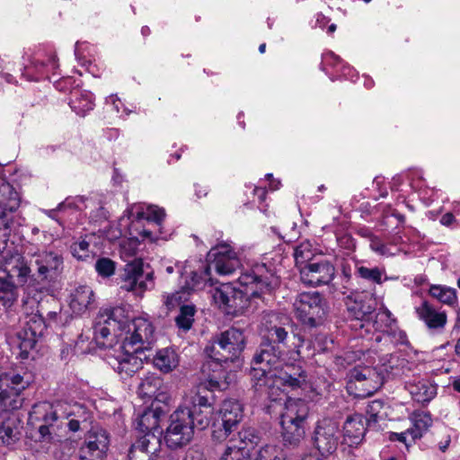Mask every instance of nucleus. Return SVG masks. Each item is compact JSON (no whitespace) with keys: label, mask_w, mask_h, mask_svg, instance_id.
Returning a JSON list of instances; mask_svg holds the SVG:
<instances>
[{"label":"nucleus","mask_w":460,"mask_h":460,"mask_svg":"<svg viewBox=\"0 0 460 460\" xmlns=\"http://www.w3.org/2000/svg\"><path fill=\"white\" fill-rule=\"evenodd\" d=\"M164 210L154 205L134 204L119 217V225L128 227L129 237L119 243L120 258L128 261L136 256L140 241L155 242L165 239L163 231Z\"/></svg>","instance_id":"nucleus-1"},{"label":"nucleus","mask_w":460,"mask_h":460,"mask_svg":"<svg viewBox=\"0 0 460 460\" xmlns=\"http://www.w3.org/2000/svg\"><path fill=\"white\" fill-rule=\"evenodd\" d=\"M279 319L277 314L268 316L263 325L271 341L261 344L252 361L251 379L252 386L260 394L265 390L267 384H272L271 378L280 367L281 360H284V352L279 344L285 345L288 332L277 323Z\"/></svg>","instance_id":"nucleus-2"},{"label":"nucleus","mask_w":460,"mask_h":460,"mask_svg":"<svg viewBox=\"0 0 460 460\" xmlns=\"http://www.w3.org/2000/svg\"><path fill=\"white\" fill-rule=\"evenodd\" d=\"M85 413L84 409L79 404L70 405L65 402H57L53 404L48 402L36 403L29 415L31 423L41 422L38 428L37 441L40 447L53 455L56 449L63 443V420L71 416H78Z\"/></svg>","instance_id":"nucleus-3"},{"label":"nucleus","mask_w":460,"mask_h":460,"mask_svg":"<svg viewBox=\"0 0 460 460\" xmlns=\"http://www.w3.org/2000/svg\"><path fill=\"white\" fill-rule=\"evenodd\" d=\"M0 305L11 306L18 297V288L32 280L30 266L14 241L4 237L0 240Z\"/></svg>","instance_id":"nucleus-4"},{"label":"nucleus","mask_w":460,"mask_h":460,"mask_svg":"<svg viewBox=\"0 0 460 460\" xmlns=\"http://www.w3.org/2000/svg\"><path fill=\"white\" fill-rule=\"evenodd\" d=\"M242 288H235L231 300L229 314H239L250 305V300L261 297L263 293H270L279 286V277L275 270L268 268L265 263L256 264L250 271L242 273L238 278Z\"/></svg>","instance_id":"nucleus-5"},{"label":"nucleus","mask_w":460,"mask_h":460,"mask_svg":"<svg viewBox=\"0 0 460 460\" xmlns=\"http://www.w3.org/2000/svg\"><path fill=\"white\" fill-rule=\"evenodd\" d=\"M309 415L307 403L301 399L288 398L280 414L281 435L285 444L296 447L305 438Z\"/></svg>","instance_id":"nucleus-6"},{"label":"nucleus","mask_w":460,"mask_h":460,"mask_svg":"<svg viewBox=\"0 0 460 460\" xmlns=\"http://www.w3.org/2000/svg\"><path fill=\"white\" fill-rule=\"evenodd\" d=\"M127 316L122 307L101 310L93 323V339L99 347L108 348L117 340L122 342Z\"/></svg>","instance_id":"nucleus-7"},{"label":"nucleus","mask_w":460,"mask_h":460,"mask_svg":"<svg viewBox=\"0 0 460 460\" xmlns=\"http://www.w3.org/2000/svg\"><path fill=\"white\" fill-rule=\"evenodd\" d=\"M198 261L202 262L204 266L199 267V264H194V268H192V270L198 271V277L202 275L206 279L204 286H206L207 282H210V286L213 285V282L209 278L211 267H214L215 270L219 275H230L241 266V262L236 252L227 243H220L210 249L208 253V264L201 260Z\"/></svg>","instance_id":"nucleus-8"},{"label":"nucleus","mask_w":460,"mask_h":460,"mask_svg":"<svg viewBox=\"0 0 460 460\" xmlns=\"http://www.w3.org/2000/svg\"><path fill=\"white\" fill-rule=\"evenodd\" d=\"M245 347L243 332L236 328H230L217 335L205 349L208 358L224 360V363L239 360Z\"/></svg>","instance_id":"nucleus-9"},{"label":"nucleus","mask_w":460,"mask_h":460,"mask_svg":"<svg viewBox=\"0 0 460 460\" xmlns=\"http://www.w3.org/2000/svg\"><path fill=\"white\" fill-rule=\"evenodd\" d=\"M30 384L31 376L27 373L0 374V415L22 407L23 400L21 394Z\"/></svg>","instance_id":"nucleus-10"},{"label":"nucleus","mask_w":460,"mask_h":460,"mask_svg":"<svg viewBox=\"0 0 460 460\" xmlns=\"http://www.w3.org/2000/svg\"><path fill=\"white\" fill-rule=\"evenodd\" d=\"M189 411L178 407L169 418V424L164 433V442L172 449L187 446L193 438L194 422Z\"/></svg>","instance_id":"nucleus-11"},{"label":"nucleus","mask_w":460,"mask_h":460,"mask_svg":"<svg viewBox=\"0 0 460 460\" xmlns=\"http://www.w3.org/2000/svg\"><path fill=\"white\" fill-rule=\"evenodd\" d=\"M122 344L123 348L133 349V351L148 349L155 341V327L152 322L143 316L132 320L126 318Z\"/></svg>","instance_id":"nucleus-12"},{"label":"nucleus","mask_w":460,"mask_h":460,"mask_svg":"<svg viewBox=\"0 0 460 460\" xmlns=\"http://www.w3.org/2000/svg\"><path fill=\"white\" fill-rule=\"evenodd\" d=\"M194 264H199V267L204 266L202 262L196 261V259L188 260L183 265L179 266L181 268V278L184 280V285L181 290L164 296V304L168 310L181 306V304L188 300L190 291L205 287L204 281L206 279L202 275L198 277V271L192 270Z\"/></svg>","instance_id":"nucleus-13"},{"label":"nucleus","mask_w":460,"mask_h":460,"mask_svg":"<svg viewBox=\"0 0 460 460\" xmlns=\"http://www.w3.org/2000/svg\"><path fill=\"white\" fill-rule=\"evenodd\" d=\"M271 381L272 384H267L265 390L261 394H266L271 401H277L284 391L282 387L293 390L302 387L305 384L306 375L301 366L285 364L276 371Z\"/></svg>","instance_id":"nucleus-14"},{"label":"nucleus","mask_w":460,"mask_h":460,"mask_svg":"<svg viewBox=\"0 0 460 460\" xmlns=\"http://www.w3.org/2000/svg\"><path fill=\"white\" fill-rule=\"evenodd\" d=\"M383 385V378L376 368L357 366L348 375L347 391L355 397L364 398L372 395Z\"/></svg>","instance_id":"nucleus-15"},{"label":"nucleus","mask_w":460,"mask_h":460,"mask_svg":"<svg viewBox=\"0 0 460 460\" xmlns=\"http://www.w3.org/2000/svg\"><path fill=\"white\" fill-rule=\"evenodd\" d=\"M216 414L217 418L213 422L212 438L222 442L236 431L243 418V408L237 401L226 400Z\"/></svg>","instance_id":"nucleus-16"},{"label":"nucleus","mask_w":460,"mask_h":460,"mask_svg":"<svg viewBox=\"0 0 460 460\" xmlns=\"http://www.w3.org/2000/svg\"><path fill=\"white\" fill-rule=\"evenodd\" d=\"M296 316L309 326L317 325L324 317L325 302L319 292H303L293 304Z\"/></svg>","instance_id":"nucleus-17"},{"label":"nucleus","mask_w":460,"mask_h":460,"mask_svg":"<svg viewBox=\"0 0 460 460\" xmlns=\"http://www.w3.org/2000/svg\"><path fill=\"white\" fill-rule=\"evenodd\" d=\"M47 325L46 320L40 313L31 314L25 317L23 327L17 332V346L20 349L19 357L22 359L30 358Z\"/></svg>","instance_id":"nucleus-18"},{"label":"nucleus","mask_w":460,"mask_h":460,"mask_svg":"<svg viewBox=\"0 0 460 460\" xmlns=\"http://www.w3.org/2000/svg\"><path fill=\"white\" fill-rule=\"evenodd\" d=\"M372 300L368 302L363 300H355L348 305V312L349 317H351L350 326L356 330L359 329L361 332L360 336H363L362 330H366V332L370 331V327H374L375 330H381V324L379 322L390 320V312L385 310L380 312L376 315V320L373 322V314L375 311L374 306L371 305Z\"/></svg>","instance_id":"nucleus-19"},{"label":"nucleus","mask_w":460,"mask_h":460,"mask_svg":"<svg viewBox=\"0 0 460 460\" xmlns=\"http://www.w3.org/2000/svg\"><path fill=\"white\" fill-rule=\"evenodd\" d=\"M313 445L323 456L332 455L339 444V424L332 419L323 418L316 422Z\"/></svg>","instance_id":"nucleus-20"},{"label":"nucleus","mask_w":460,"mask_h":460,"mask_svg":"<svg viewBox=\"0 0 460 460\" xmlns=\"http://www.w3.org/2000/svg\"><path fill=\"white\" fill-rule=\"evenodd\" d=\"M182 411H189L190 419L193 420L194 428L202 430L208 428L215 414L213 402L200 392L195 393L184 398L179 406Z\"/></svg>","instance_id":"nucleus-21"},{"label":"nucleus","mask_w":460,"mask_h":460,"mask_svg":"<svg viewBox=\"0 0 460 460\" xmlns=\"http://www.w3.org/2000/svg\"><path fill=\"white\" fill-rule=\"evenodd\" d=\"M154 286V273L153 271H144L141 260H135L126 265L121 288L142 295L145 291L153 288Z\"/></svg>","instance_id":"nucleus-22"},{"label":"nucleus","mask_w":460,"mask_h":460,"mask_svg":"<svg viewBox=\"0 0 460 460\" xmlns=\"http://www.w3.org/2000/svg\"><path fill=\"white\" fill-rule=\"evenodd\" d=\"M138 351H133V349L123 348V344L119 349H110L105 354L107 363L122 377L132 376L142 365L141 360L135 356Z\"/></svg>","instance_id":"nucleus-23"},{"label":"nucleus","mask_w":460,"mask_h":460,"mask_svg":"<svg viewBox=\"0 0 460 460\" xmlns=\"http://www.w3.org/2000/svg\"><path fill=\"white\" fill-rule=\"evenodd\" d=\"M110 445L108 432L102 428H93L80 448V460H105Z\"/></svg>","instance_id":"nucleus-24"},{"label":"nucleus","mask_w":460,"mask_h":460,"mask_svg":"<svg viewBox=\"0 0 460 460\" xmlns=\"http://www.w3.org/2000/svg\"><path fill=\"white\" fill-rule=\"evenodd\" d=\"M335 268L326 260L309 262L300 268L301 281L307 286L329 284L334 278Z\"/></svg>","instance_id":"nucleus-25"},{"label":"nucleus","mask_w":460,"mask_h":460,"mask_svg":"<svg viewBox=\"0 0 460 460\" xmlns=\"http://www.w3.org/2000/svg\"><path fill=\"white\" fill-rule=\"evenodd\" d=\"M224 360L209 358L202 366V372L206 376L202 385L209 391L225 390L232 382V377L223 365Z\"/></svg>","instance_id":"nucleus-26"},{"label":"nucleus","mask_w":460,"mask_h":460,"mask_svg":"<svg viewBox=\"0 0 460 460\" xmlns=\"http://www.w3.org/2000/svg\"><path fill=\"white\" fill-rule=\"evenodd\" d=\"M34 262L37 265L38 274L42 279L58 276L63 270L64 260L58 251L45 250L34 254Z\"/></svg>","instance_id":"nucleus-27"},{"label":"nucleus","mask_w":460,"mask_h":460,"mask_svg":"<svg viewBox=\"0 0 460 460\" xmlns=\"http://www.w3.org/2000/svg\"><path fill=\"white\" fill-rule=\"evenodd\" d=\"M94 293L91 287L79 285L70 294L69 306L74 314H82L94 304Z\"/></svg>","instance_id":"nucleus-28"},{"label":"nucleus","mask_w":460,"mask_h":460,"mask_svg":"<svg viewBox=\"0 0 460 460\" xmlns=\"http://www.w3.org/2000/svg\"><path fill=\"white\" fill-rule=\"evenodd\" d=\"M365 420L361 414L349 416L343 424V438L349 447L358 445L366 433Z\"/></svg>","instance_id":"nucleus-29"},{"label":"nucleus","mask_w":460,"mask_h":460,"mask_svg":"<svg viewBox=\"0 0 460 460\" xmlns=\"http://www.w3.org/2000/svg\"><path fill=\"white\" fill-rule=\"evenodd\" d=\"M405 386L412 399L420 403H428L437 395V385L428 379L411 380Z\"/></svg>","instance_id":"nucleus-30"},{"label":"nucleus","mask_w":460,"mask_h":460,"mask_svg":"<svg viewBox=\"0 0 460 460\" xmlns=\"http://www.w3.org/2000/svg\"><path fill=\"white\" fill-rule=\"evenodd\" d=\"M418 317L429 329H443L447 323V314L435 309L429 302L423 301L416 307Z\"/></svg>","instance_id":"nucleus-31"},{"label":"nucleus","mask_w":460,"mask_h":460,"mask_svg":"<svg viewBox=\"0 0 460 460\" xmlns=\"http://www.w3.org/2000/svg\"><path fill=\"white\" fill-rule=\"evenodd\" d=\"M163 413L159 407L145 410L135 421L136 429L142 433L154 434L159 428Z\"/></svg>","instance_id":"nucleus-32"},{"label":"nucleus","mask_w":460,"mask_h":460,"mask_svg":"<svg viewBox=\"0 0 460 460\" xmlns=\"http://www.w3.org/2000/svg\"><path fill=\"white\" fill-rule=\"evenodd\" d=\"M410 420L411 427L408 429L411 436V441L421 438L432 425L430 414L424 411H414L411 415Z\"/></svg>","instance_id":"nucleus-33"},{"label":"nucleus","mask_w":460,"mask_h":460,"mask_svg":"<svg viewBox=\"0 0 460 460\" xmlns=\"http://www.w3.org/2000/svg\"><path fill=\"white\" fill-rule=\"evenodd\" d=\"M178 364V355L172 349H163L159 350L154 358V365L164 373L171 372Z\"/></svg>","instance_id":"nucleus-34"},{"label":"nucleus","mask_w":460,"mask_h":460,"mask_svg":"<svg viewBox=\"0 0 460 460\" xmlns=\"http://www.w3.org/2000/svg\"><path fill=\"white\" fill-rule=\"evenodd\" d=\"M21 203L19 193L9 182L0 181V205L6 207L9 210H17Z\"/></svg>","instance_id":"nucleus-35"},{"label":"nucleus","mask_w":460,"mask_h":460,"mask_svg":"<svg viewBox=\"0 0 460 460\" xmlns=\"http://www.w3.org/2000/svg\"><path fill=\"white\" fill-rule=\"evenodd\" d=\"M70 106L79 116L84 117L87 111L93 110V102L92 93L75 91L72 93Z\"/></svg>","instance_id":"nucleus-36"},{"label":"nucleus","mask_w":460,"mask_h":460,"mask_svg":"<svg viewBox=\"0 0 460 460\" xmlns=\"http://www.w3.org/2000/svg\"><path fill=\"white\" fill-rule=\"evenodd\" d=\"M234 294H235V288L226 283L215 288L212 296L215 303L229 314Z\"/></svg>","instance_id":"nucleus-37"},{"label":"nucleus","mask_w":460,"mask_h":460,"mask_svg":"<svg viewBox=\"0 0 460 460\" xmlns=\"http://www.w3.org/2000/svg\"><path fill=\"white\" fill-rule=\"evenodd\" d=\"M429 295L439 302L454 306L457 303L456 290L442 285H432L429 288Z\"/></svg>","instance_id":"nucleus-38"},{"label":"nucleus","mask_w":460,"mask_h":460,"mask_svg":"<svg viewBox=\"0 0 460 460\" xmlns=\"http://www.w3.org/2000/svg\"><path fill=\"white\" fill-rule=\"evenodd\" d=\"M355 274L368 282L378 285L388 279L385 270L378 267L367 268L358 266L356 267Z\"/></svg>","instance_id":"nucleus-39"},{"label":"nucleus","mask_w":460,"mask_h":460,"mask_svg":"<svg viewBox=\"0 0 460 460\" xmlns=\"http://www.w3.org/2000/svg\"><path fill=\"white\" fill-rule=\"evenodd\" d=\"M163 380L155 375H149L142 379L138 387L139 394L144 398L152 399L162 389Z\"/></svg>","instance_id":"nucleus-40"},{"label":"nucleus","mask_w":460,"mask_h":460,"mask_svg":"<svg viewBox=\"0 0 460 460\" xmlns=\"http://www.w3.org/2000/svg\"><path fill=\"white\" fill-rule=\"evenodd\" d=\"M314 256V249L313 244L309 241H304L300 243L294 252V257L296 265L301 267L309 263Z\"/></svg>","instance_id":"nucleus-41"},{"label":"nucleus","mask_w":460,"mask_h":460,"mask_svg":"<svg viewBox=\"0 0 460 460\" xmlns=\"http://www.w3.org/2000/svg\"><path fill=\"white\" fill-rule=\"evenodd\" d=\"M195 306L192 305H182L180 308V314L175 318L177 326L183 330L189 331L194 322Z\"/></svg>","instance_id":"nucleus-42"},{"label":"nucleus","mask_w":460,"mask_h":460,"mask_svg":"<svg viewBox=\"0 0 460 460\" xmlns=\"http://www.w3.org/2000/svg\"><path fill=\"white\" fill-rule=\"evenodd\" d=\"M144 434L131 447H137V449H142V451L148 452L149 455L153 456L159 447V438L155 434Z\"/></svg>","instance_id":"nucleus-43"},{"label":"nucleus","mask_w":460,"mask_h":460,"mask_svg":"<svg viewBox=\"0 0 460 460\" xmlns=\"http://www.w3.org/2000/svg\"><path fill=\"white\" fill-rule=\"evenodd\" d=\"M415 178L421 179V173L419 171L407 172L397 174L393 177L391 181V189L398 190L400 185L407 180L412 189L417 190L420 188L419 184L415 181Z\"/></svg>","instance_id":"nucleus-44"},{"label":"nucleus","mask_w":460,"mask_h":460,"mask_svg":"<svg viewBox=\"0 0 460 460\" xmlns=\"http://www.w3.org/2000/svg\"><path fill=\"white\" fill-rule=\"evenodd\" d=\"M88 236L81 238L74 242L70 246V251L76 260L85 261L90 257V242L87 240Z\"/></svg>","instance_id":"nucleus-45"},{"label":"nucleus","mask_w":460,"mask_h":460,"mask_svg":"<svg viewBox=\"0 0 460 460\" xmlns=\"http://www.w3.org/2000/svg\"><path fill=\"white\" fill-rule=\"evenodd\" d=\"M281 449L274 445H266L256 451L254 460H283Z\"/></svg>","instance_id":"nucleus-46"},{"label":"nucleus","mask_w":460,"mask_h":460,"mask_svg":"<svg viewBox=\"0 0 460 460\" xmlns=\"http://www.w3.org/2000/svg\"><path fill=\"white\" fill-rule=\"evenodd\" d=\"M95 270L102 278H110L115 273L116 263L109 258H100L95 262Z\"/></svg>","instance_id":"nucleus-47"},{"label":"nucleus","mask_w":460,"mask_h":460,"mask_svg":"<svg viewBox=\"0 0 460 460\" xmlns=\"http://www.w3.org/2000/svg\"><path fill=\"white\" fill-rule=\"evenodd\" d=\"M248 455V449L245 447H237L235 445H227L220 460H245Z\"/></svg>","instance_id":"nucleus-48"},{"label":"nucleus","mask_w":460,"mask_h":460,"mask_svg":"<svg viewBox=\"0 0 460 460\" xmlns=\"http://www.w3.org/2000/svg\"><path fill=\"white\" fill-rule=\"evenodd\" d=\"M384 409V402L379 400L370 402L367 407V414L368 416L367 421L370 425L372 422L376 423L383 419L382 411Z\"/></svg>","instance_id":"nucleus-49"},{"label":"nucleus","mask_w":460,"mask_h":460,"mask_svg":"<svg viewBox=\"0 0 460 460\" xmlns=\"http://www.w3.org/2000/svg\"><path fill=\"white\" fill-rule=\"evenodd\" d=\"M17 431L10 420L4 421L0 426V443L10 444L16 438Z\"/></svg>","instance_id":"nucleus-50"},{"label":"nucleus","mask_w":460,"mask_h":460,"mask_svg":"<svg viewBox=\"0 0 460 460\" xmlns=\"http://www.w3.org/2000/svg\"><path fill=\"white\" fill-rule=\"evenodd\" d=\"M128 234V227H124L119 225V220L117 226H111L106 231L105 235L111 241L119 239L124 234Z\"/></svg>","instance_id":"nucleus-51"},{"label":"nucleus","mask_w":460,"mask_h":460,"mask_svg":"<svg viewBox=\"0 0 460 460\" xmlns=\"http://www.w3.org/2000/svg\"><path fill=\"white\" fill-rule=\"evenodd\" d=\"M388 438L391 441H399L404 444L407 448L416 442L411 441V436L408 429L402 432H390Z\"/></svg>","instance_id":"nucleus-52"},{"label":"nucleus","mask_w":460,"mask_h":460,"mask_svg":"<svg viewBox=\"0 0 460 460\" xmlns=\"http://www.w3.org/2000/svg\"><path fill=\"white\" fill-rule=\"evenodd\" d=\"M15 210H9L8 208L0 205V229H7L10 227L13 220V213Z\"/></svg>","instance_id":"nucleus-53"},{"label":"nucleus","mask_w":460,"mask_h":460,"mask_svg":"<svg viewBox=\"0 0 460 460\" xmlns=\"http://www.w3.org/2000/svg\"><path fill=\"white\" fill-rule=\"evenodd\" d=\"M379 332H385L389 336L392 337L393 341L396 343L403 344L407 341V335L406 333L402 331L398 330L396 328L390 327L389 330H384L381 327V330H378Z\"/></svg>","instance_id":"nucleus-54"},{"label":"nucleus","mask_w":460,"mask_h":460,"mask_svg":"<svg viewBox=\"0 0 460 460\" xmlns=\"http://www.w3.org/2000/svg\"><path fill=\"white\" fill-rule=\"evenodd\" d=\"M367 239L370 242V248L372 251L379 254L386 253V247L383 244L378 237L374 235L372 233H368Z\"/></svg>","instance_id":"nucleus-55"},{"label":"nucleus","mask_w":460,"mask_h":460,"mask_svg":"<svg viewBox=\"0 0 460 460\" xmlns=\"http://www.w3.org/2000/svg\"><path fill=\"white\" fill-rule=\"evenodd\" d=\"M128 460H153V456L148 452L137 449V447H130L128 452Z\"/></svg>","instance_id":"nucleus-56"},{"label":"nucleus","mask_w":460,"mask_h":460,"mask_svg":"<svg viewBox=\"0 0 460 460\" xmlns=\"http://www.w3.org/2000/svg\"><path fill=\"white\" fill-rule=\"evenodd\" d=\"M293 349H289L290 358L296 360L300 357L299 348L302 346L303 340L299 336H293Z\"/></svg>","instance_id":"nucleus-57"},{"label":"nucleus","mask_w":460,"mask_h":460,"mask_svg":"<svg viewBox=\"0 0 460 460\" xmlns=\"http://www.w3.org/2000/svg\"><path fill=\"white\" fill-rule=\"evenodd\" d=\"M252 193L254 196L253 202L256 201L255 198H257V201L259 204H261L266 199L267 190L264 187H254L252 190Z\"/></svg>","instance_id":"nucleus-58"},{"label":"nucleus","mask_w":460,"mask_h":460,"mask_svg":"<svg viewBox=\"0 0 460 460\" xmlns=\"http://www.w3.org/2000/svg\"><path fill=\"white\" fill-rule=\"evenodd\" d=\"M266 180L269 181V189L272 191L277 190L281 186V181L279 179H275L272 173H267L265 175Z\"/></svg>","instance_id":"nucleus-59"},{"label":"nucleus","mask_w":460,"mask_h":460,"mask_svg":"<svg viewBox=\"0 0 460 460\" xmlns=\"http://www.w3.org/2000/svg\"><path fill=\"white\" fill-rule=\"evenodd\" d=\"M183 460H206V459L203 457L202 454L199 451L190 448L186 452V455H185V457Z\"/></svg>","instance_id":"nucleus-60"},{"label":"nucleus","mask_w":460,"mask_h":460,"mask_svg":"<svg viewBox=\"0 0 460 460\" xmlns=\"http://www.w3.org/2000/svg\"><path fill=\"white\" fill-rule=\"evenodd\" d=\"M451 442V435L449 434V430L445 429V436L444 438L438 442V447L442 452H445Z\"/></svg>","instance_id":"nucleus-61"},{"label":"nucleus","mask_w":460,"mask_h":460,"mask_svg":"<svg viewBox=\"0 0 460 460\" xmlns=\"http://www.w3.org/2000/svg\"><path fill=\"white\" fill-rule=\"evenodd\" d=\"M153 399L157 402L167 403L169 402L170 397L166 393L164 387L162 386V389L158 391L155 395L153 396Z\"/></svg>","instance_id":"nucleus-62"},{"label":"nucleus","mask_w":460,"mask_h":460,"mask_svg":"<svg viewBox=\"0 0 460 460\" xmlns=\"http://www.w3.org/2000/svg\"><path fill=\"white\" fill-rule=\"evenodd\" d=\"M454 220V216L451 213H447L441 217L440 223L444 226H449Z\"/></svg>","instance_id":"nucleus-63"},{"label":"nucleus","mask_w":460,"mask_h":460,"mask_svg":"<svg viewBox=\"0 0 460 460\" xmlns=\"http://www.w3.org/2000/svg\"><path fill=\"white\" fill-rule=\"evenodd\" d=\"M156 460H178V458L174 454L166 452L157 456Z\"/></svg>","instance_id":"nucleus-64"}]
</instances>
